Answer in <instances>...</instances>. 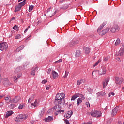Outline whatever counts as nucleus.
<instances>
[{
  "instance_id": "obj_25",
  "label": "nucleus",
  "mask_w": 124,
  "mask_h": 124,
  "mask_svg": "<svg viewBox=\"0 0 124 124\" xmlns=\"http://www.w3.org/2000/svg\"><path fill=\"white\" fill-rule=\"evenodd\" d=\"M75 57L78 58L81 56V51L80 50H77L76 54H75Z\"/></svg>"
},
{
  "instance_id": "obj_18",
  "label": "nucleus",
  "mask_w": 124,
  "mask_h": 124,
  "mask_svg": "<svg viewBox=\"0 0 124 124\" xmlns=\"http://www.w3.org/2000/svg\"><path fill=\"white\" fill-rule=\"evenodd\" d=\"M21 76H22L21 73H18L17 75V77H16V76L13 77L14 79V82H16V83H17L18 78H20V77H21Z\"/></svg>"
},
{
  "instance_id": "obj_11",
  "label": "nucleus",
  "mask_w": 124,
  "mask_h": 124,
  "mask_svg": "<svg viewBox=\"0 0 124 124\" xmlns=\"http://www.w3.org/2000/svg\"><path fill=\"white\" fill-rule=\"evenodd\" d=\"M99 75H103L106 73V67H103L102 69H100L98 71Z\"/></svg>"
},
{
  "instance_id": "obj_58",
  "label": "nucleus",
  "mask_w": 124,
  "mask_h": 124,
  "mask_svg": "<svg viewBox=\"0 0 124 124\" xmlns=\"http://www.w3.org/2000/svg\"><path fill=\"white\" fill-rule=\"evenodd\" d=\"M4 95H0V99H1V98L4 97Z\"/></svg>"
},
{
  "instance_id": "obj_61",
  "label": "nucleus",
  "mask_w": 124,
  "mask_h": 124,
  "mask_svg": "<svg viewBox=\"0 0 124 124\" xmlns=\"http://www.w3.org/2000/svg\"><path fill=\"white\" fill-rule=\"evenodd\" d=\"M28 30H29L28 28H26V29L25 30V31H24V33H26V32H27V31H28Z\"/></svg>"
},
{
  "instance_id": "obj_27",
  "label": "nucleus",
  "mask_w": 124,
  "mask_h": 124,
  "mask_svg": "<svg viewBox=\"0 0 124 124\" xmlns=\"http://www.w3.org/2000/svg\"><path fill=\"white\" fill-rule=\"evenodd\" d=\"M53 120V117L48 116L47 118L45 119V122H51Z\"/></svg>"
},
{
  "instance_id": "obj_47",
  "label": "nucleus",
  "mask_w": 124,
  "mask_h": 124,
  "mask_svg": "<svg viewBox=\"0 0 124 124\" xmlns=\"http://www.w3.org/2000/svg\"><path fill=\"white\" fill-rule=\"evenodd\" d=\"M77 98V97H79L80 96V94L79 93H76L75 95H74Z\"/></svg>"
},
{
  "instance_id": "obj_24",
  "label": "nucleus",
  "mask_w": 124,
  "mask_h": 124,
  "mask_svg": "<svg viewBox=\"0 0 124 124\" xmlns=\"http://www.w3.org/2000/svg\"><path fill=\"white\" fill-rule=\"evenodd\" d=\"M25 48V46L24 45L20 46H19L16 49V52H20V51H21V50H23Z\"/></svg>"
},
{
  "instance_id": "obj_20",
  "label": "nucleus",
  "mask_w": 124,
  "mask_h": 124,
  "mask_svg": "<svg viewBox=\"0 0 124 124\" xmlns=\"http://www.w3.org/2000/svg\"><path fill=\"white\" fill-rule=\"evenodd\" d=\"M78 85L80 86V85H83V84H85V80L84 79H81L78 80L77 81Z\"/></svg>"
},
{
  "instance_id": "obj_9",
  "label": "nucleus",
  "mask_w": 124,
  "mask_h": 124,
  "mask_svg": "<svg viewBox=\"0 0 124 124\" xmlns=\"http://www.w3.org/2000/svg\"><path fill=\"white\" fill-rule=\"evenodd\" d=\"M109 30H110L109 28H107L103 30L101 32L99 33V34L101 36L104 35L105 34H106L108 31H109Z\"/></svg>"
},
{
  "instance_id": "obj_46",
  "label": "nucleus",
  "mask_w": 124,
  "mask_h": 124,
  "mask_svg": "<svg viewBox=\"0 0 124 124\" xmlns=\"http://www.w3.org/2000/svg\"><path fill=\"white\" fill-rule=\"evenodd\" d=\"M80 95L81 96H80V97H81V98H80L82 100H85V96L84 95H82V94H80Z\"/></svg>"
},
{
  "instance_id": "obj_10",
  "label": "nucleus",
  "mask_w": 124,
  "mask_h": 124,
  "mask_svg": "<svg viewBox=\"0 0 124 124\" xmlns=\"http://www.w3.org/2000/svg\"><path fill=\"white\" fill-rule=\"evenodd\" d=\"M118 111H119V107H116L112 110L111 114V117H114V116H116V115H117Z\"/></svg>"
},
{
  "instance_id": "obj_4",
  "label": "nucleus",
  "mask_w": 124,
  "mask_h": 124,
  "mask_svg": "<svg viewBox=\"0 0 124 124\" xmlns=\"http://www.w3.org/2000/svg\"><path fill=\"white\" fill-rule=\"evenodd\" d=\"M92 117H94L95 118H98L101 117V111L94 110V111L92 112L91 114Z\"/></svg>"
},
{
  "instance_id": "obj_21",
  "label": "nucleus",
  "mask_w": 124,
  "mask_h": 124,
  "mask_svg": "<svg viewBox=\"0 0 124 124\" xmlns=\"http://www.w3.org/2000/svg\"><path fill=\"white\" fill-rule=\"evenodd\" d=\"M32 106H34V107H36L39 105V103L37 100H35L34 103H31Z\"/></svg>"
},
{
  "instance_id": "obj_64",
  "label": "nucleus",
  "mask_w": 124,
  "mask_h": 124,
  "mask_svg": "<svg viewBox=\"0 0 124 124\" xmlns=\"http://www.w3.org/2000/svg\"><path fill=\"white\" fill-rule=\"evenodd\" d=\"M46 90H49L50 89V86L46 87Z\"/></svg>"
},
{
  "instance_id": "obj_60",
  "label": "nucleus",
  "mask_w": 124,
  "mask_h": 124,
  "mask_svg": "<svg viewBox=\"0 0 124 124\" xmlns=\"http://www.w3.org/2000/svg\"><path fill=\"white\" fill-rule=\"evenodd\" d=\"M118 124H123V123H122V121H119L118 122Z\"/></svg>"
},
{
  "instance_id": "obj_3",
  "label": "nucleus",
  "mask_w": 124,
  "mask_h": 124,
  "mask_svg": "<svg viewBox=\"0 0 124 124\" xmlns=\"http://www.w3.org/2000/svg\"><path fill=\"white\" fill-rule=\"evenodd\" d=\"M53 111L55 113V116L59 114V112H61V106L56 105L52 108Z\"/></svg>"
},
{
  "instance_id": "obj_62",
  "label": "nucleus",
  "mask_w": 124,
  "mask_h": 124,
  "mask_svg": "<svg viewBox=\"0 0 124 124\" xmlns=\"http://www.w3.org/2000/svg\"><path fill=\"white\" fill-rule=\"evenodd\" d=\"M108 97H111V93H109L108 95Z\"/></svg>"
},
{
  "instance_id": "obj_52",
  "label": "nucleus",
  "mask_w": 124,
  "mask_h": 124,
  "mask_svg": "<svg viewBox=\"0 0 124 124\" xmlns=\"http://www.w3.org/2000/svg\"><path fill=\"white\" fill-rule=\"evenodd\" d=\"M51 71H52V69H51L50 68L48 69L47 71L48 74H49V73H51Z\"/></svg>"
},
{
  "instance_id": "obj_14",
  "label": "nucleus",
  "mask_w": 124,
  "mask_h": 124,
  "mask_svg": "<svg viewBox=\"0 0 124 124\" xmlns=\"http://www.w3.org/2000/svg\"><path fill=\"white\" fill-rule=\"evenodd\" d=\"M21 100V97L20 96H16L14 98V99L11 100V103L14 102V103H17V102H19L20 100Z\"/></svg>"
},
{
  "instance_id": "obj_12",
  "label": "nucleus",
  "mask_w": 124,
  "mask_h": 124,
  "mask_svg": "<svg viewBox=\"0 0 124 124\" xmlns=\"http://www.w3.org/2000/svg\"><path fill=\"white\" fill-rule=\"evenodd\" d=\"M78 43H79V41L78 40H72L69 43V46H70V47H73V46H74L75 44H77Z\"/></svg>"
},
{
  "instance_id": "obj_32",
  "label": "nucleus",
  "mask_w": 124,
  "mask_h": 124,
  "mask_svg": "<svg viewBox=\"0 0 124 124\" xmlns=\"http://www.w3.org/2000/svg\"><path fill=\"white\" fill-rule=\"evenodd\" d=\"M25 4H26V1L24 0L23 2L19 3L18 5L22 7V6H24Z\"/></svg>"
},
{
  "instance_id": "obj_16",
  "label": "nucleus",
  "mask_w": 124,
  "mask_h": 124,
  "mask_svg": "<svg viewBox=\"0 0 124 124\" xmlns=\"http://www.w3.org/2000/svg\"><path fill=\"white\" fill-rule=\"evenodd\" d=\"M124 52V48H121L119 52H116V56H123Z\"/></svg>"
},
{
  "instance_id": "obj_36",
  "label": "nucleus",
  "mask_w": 124,
  "mask_h": 124,
  "mask_svg": "<svg viewBox=\"0 0 124 124\" xmlns=\"http://www.w3.org/2000/svg\"><path fill=\"white\" fill-rule=\"evenodd\" d=\"M32 9H33V5H31L29 7V12H31V11H32Z\"/></svg>"
},
{
  "instance_id": "obj_40",
  "label": "nucleus",
  "mask_w": 124,
  "mask_h": 124,
  "mask_svg": "<svg viewBox=\"0 0 124 124\" xmlns=\"http://www.w3.org/2000/svg\"><path fill=\"white\" fill-rule=\"evenodd\" d=\"M13 30H15V31H18L19 28L17 27V25H15L13 27Z\"/></svg>"
},
{
  "instance_id": "obj_23",
  "label": "nucleus",
  "mask_w": 124,
  "mask_h": 124,
  "mask_svg": "<svg viewBox=\"0 0 124 124\" xmlns=\"http://www.w3.org/2000/svg\"><path fill=\"white\" fill-rule=\"evenodd\" d=\"M106 25V22H104L102 24H101L100 27L98 28L97 31H101L102 29H103V27Z\"/></svg>"
},
{
  "instance_id": "obj_28",
  "label": "nucleus",
  "mask_w": 124,
  "mask_h": 124,
  "mask_svg": "<svg viewBox=\"0 0 124 124\" xmlns=\"http://www.w3.org/2000/svg\"><path fill=\"white\" fill-rule=\"evenodd\" d=\"M13 114V112L12 111H9L7 112L6 115V118H8V117L11 116Z\"/></svg>"
},
{
  "instance_id": "obj_29",
  "label": "nucleus",
  "mask_w": 124,
  "mask_h": 124,
  "mask_svg": "<svg viewBox=\"0 0 124 124\" xmlns=\"http://www.w3.org/2000/svg\"><path fill=\"white\" fill-rule=\"evenodd\" d=\"M20 71H21V68L20 67H17L16 68L15 71H14V73L15 74H17V73H18V72H20Z\"/></svg>"
},
{
  "instance_id": "obj_54",
  "label": "nucleus",
  "mask_w": 124,
  "mask_h": 124,
  "mask_svg": "<svg viewBox=\"0 0 124 124\" xmlns=\"http://www.w3.org/2000/svg\"><path fill=\"white\" fill-rule=\"evenodd\" d=\"M4 104V103L2 102H0V107H1V106H3V105Z\"/></svg>"
},
{
  "instance_id": "obj_30",
  "label": "nucleus",
  "mask_w": 124,
  "mask_h": 124,
  "mask_svg": "<svg viewBox=\"0 0 124 124\" xmlns=\"http://www.w3.org/2000/svg\"><path fill=\"white\" fill-rule=\"evenodd\" d=\"M5 100H6V101H7V102H11V101L12 100H11V98L9 96V97H5Z\"/></svg>"
},
{
  "instance_id": "obj_37",
  "label": "nucleus",
  "mask_w": 124,
  "mask_h": 124,
  "mask_svg": "<svg viewBox=\"0 0 124 124\" xmlns=\"http://www.w3.org/2000/svg\"><path fill=\"white\" fill-rule=\"evenodd\" d=\"M62 9H67L68 8V5L67 4H65L64 6H63L62 7Z\"/></svg>"
},
{
  "instance_id": "obj_2",
  "label": "nucleus",
  "mask_w": 124,
  "mask_h": 124,
  "mask_svg": "<svg viewBox=\"0 0 124 124\" xmlns=\"http://www.w3.org/2000/svg\"><path fill=\"white\" fill-rule=\"evenodd\" d=\"M28 118V115L26 114H20L18 115L15 119L16 122H22L25 121Z\"/></svg>"
},
{
  "instance_id": "obj_15",
  "label": "nucleus",
  "mask_w": 124,
  "mask_h": 124,
  "mask_svg": "<svg viewBox=\"0 0 124 124\" xmlns=\"http://www.w3.org/2000/svg\"><path fill=\"white\" fill-rule=\"evenodd\" d=\"M51 75L54 79H57L59 77V74L55 71H52Z\"/></svg>"
},
{
  "instance_id": "obj_63",
  "label": "nucleus",
  "mask_w": 124,
  "mask_h": 124,
  "mask_svg": "<svg viewBox=\"0 0 124 124\" xmlns=\"http://www.w3.org/2000/svg\"><path fill=\"white\" fill-rule=\"evenodd\" d=\"M60 112H59V113H62V112H64V110H61V109H60Z\"/></svg>"
},
{
  "instance_id": "obj_50",
  "label": "nucleus",
  "mask_w": 124,
  "mask_h": 124,
  "mask_svg": "<svg viewBox=\"0 0 124 124\" xmlns=\"http://www.w3.org/2000/svg\"><path fill=\"white\" fill-rule=\"evenodd\" d=\"M86 105L87 107H90V103L89 102H86Z\"/></svg>"
},
{
  "instance_id": "obj_19",
  "label": "nucleus",
  "mask_w": 124,
  "mask_h": 124,
  "mask_svg": "<svg viewBox=\"0 0 124 124\" xmlns=\"http://www.w3.org/2000/svg\"><path fill=\"white\" fill-rule=\"evenodd\" d=\"M36 69H37V67L33 68L31 70V75L34 76V75H35V70H36Z\"/></svg>"
},
{
  "instance_id": "obj_55",
  "label": "nucleus",
  "mask_w": 124,
  "mask_h": 124,
  "mask_svg": "<svg viewBox=\"0 0 124 124\" xmlns=\"http://www.w3.org/2000/svg\"><path fill=\"white\" fill-rule=\"evenodd\" d=\"M108 57H106L104 58L103 60H104V61H108Z\"/></svg>"
},
{
  "instance_id": "obj_6",
  "label": "nucleus",
  "mask_w": 124,
  "mask_h": 124,
  "mask_svg": "<svg viewBox=\"0 0 124 124\" xmlns=\"http://www.w3.org/2000/svg\"><path fill=\"white\" fill-rule=\"evenodd\" d=\"M51 7L47 9V13L49 15L50 17H53L55 14H56V11H54L53 10V9L51 10Z\"/></svg>"
},
{
  "instance_id": "obj_49",
  "label": "nucleus",
  "mask_w": 124,
  "mask_h": 124,
  "mask_svg": "<svg viewBox=\"0 0 124 124\" xmlns=\"http://www.w3.org/2000/svg\"><path fill=\"white\" fill-rule=\"evenodd\" d=\"M76 97L75 95H74L72 97L71 100H74L75 99H76Z\"/></svg>"
},
{
  "instance_id": "obj_1",
  "label": "nucleus",
  "mask_w": 124,
  "mask_h": 124,
  "mask_svg": "<svg viewBox=\"0 0 124 124\" xmlns=\"http://www.w3.org/2000/svg\"><path fill=\"white\" fill-rule=\"evenodd\" d=\"M65 96L64 93H62L60 94H57L55 98V99L59 104L61 105H64L65 104V100L64 98Z\"/></svg>"
},
{
  "instance_id": "obj_48",
  "label": "nucleus",
  "mask_w": 124,
  "mask_h": 124,
  "mask_svg": "<svg viewBox=\"0 0 124 124\" xmlns=\"http://www.w3.org/2000/svg\"><path fill=\"white\" fill-rule=\"evenodd\" d=\"M105 94H106V93H105V92H101V95H102V96L105 95Z\"/></svg>"
},
{
  "instance_id": "obj_53",
  "label": "nucleus",
  "mask_w": 124,
  "mask_h": 124,
  "mask_svg": "<svg viewBox=\"0 0 124 124\" xmlns=\"http://www.w3.org/2000/svg\"><path fill=\"white\" fill-rule=\"evenodd\" d=\"M96 73V71H93V72H92V76H94V74H95Z\"/></svg>"
},
{
  "instance_id": "obj_33",
  "label": "nucleus",
  "mask_w": 124,
  "mask_h": 124,
  "mask_svg": "<svg viewBox=\"0 0 124 124\" xmlns=\"http://www.w3.org/2000/svg\"><path fill=\"white\" fill-rule=\"evenodd\" d=\"M82 100H81V98H78L77 101L78 105H80V104L82 103Z\"/></svg>"
},
{
  "instance_id": "obj_39",
  "label": "nucleus",
  "mask_w": 124,
  "mask_h": 124,
  "mask_svg": "<svg viewBox=\"0 0 124 124\" xmlns=\"http://www.w3.org/2000/svg\"><path fill=\"white\" fill-rule=\"evenodd\" d=\"M68 73H69V72L68 71H65V75L63 76L64 78H66L68 75Z\"/></svg>"
},
{
  "instance_id": "obj_22",
  "label": "nucleus",
  "mask_w": 124,
  "mask_h": 124,
  "mask_svg": "<svg viewBox=\"0 0 124 124\" xmlns=\"http://www.w3.org/2000/svg\"><path fill=\"white\" fill-rule=\"evenodd\" d=\"M84 50L85 54H89L90 52H91V50L89 47H84Z\"/></svg>"
},
{
  "instance_id": "obj_43",
  "label": "nucleus",
  "mask_w": 124,
  "mask_h": 124,
  "mask_svg": "<svg viewBox=\"0 0 124 124\" xmlns=\"http://www.w3.org/2000/svg\"><path fill=\"white\" fill-rule=\"evenodd\" d=\"M32 97H30L29 99H28V103H31V101H32Z\"/></svg>"
},
{
  "instance_id": "obj_56",
  "label": "nucleus",
  "mask_w": 124,
  "mask_h": 124,
  "mask_svg": "<svg viewBox=\"0 0 124 124\" xmlns=\"http://www.w3.org/2000/svg\"><path fill=\"white\" fill-rule=\"evenodd\" d=\"M110 93L111 95H112V96H114L115 95V93H114V92H112Z\"/></svg>"
},
{
  "instance_id": "obj_41",
  "label": "nucleus",
  "mask_w": 124,
  "mask_h": 124,
  "mask_svg": "<svg viewBox=\"0 0 124 124\" xmlns=\"http://www.w3.org/2000/svg\"><path fill=\"white\" fill-rule=\"evenodd\" d=\"M15 105H14V104H11V105H10L9 107L11 109H13V108H14V107H15Z\"/></svg>"
},
{
  "instance_id": "obj_45",
  "label": "nucleus",
  "mask_w": 124,
  "mask_h": 124,
  "mask_svg": "<svg viewBox=\"0 0 124 124\" xmlns=\"http://www.w3.org/2000/svg\"><path fill=\"white\" fill-rule=\"evenodd\" d=\"M47 82H48V80L47 79L43 80L42 81V84H46V83H47Z\"/></svg>"
},
{
  "instance_id": "obj_59",
  "label": "nucleus",
  "mask_w": 124,
  "mask_h": 124,
  "mask_svg": "<svg viewBox=\"0 0 124 124\" xmlns=\"http://www.w3.org/2000/svg\"><path fill=\"white\" fill-rule=\"evenodd\" d=\"M66 124H69V121L68 120H65Z\"/></svg>"
},
{
  "instance_id": "obj_44",
  "label": "nucleus",
  "mask_w": 124,
  "mask_h": 124,
  "mask_svg": "<svg viewBox=\"0 0 124 124\" xmlns=\"http://www.w3.org/2000/svg\"><path fill=\"white\" fill-rule=\"evenodd\" d=\"M23 107H24V105H23L22 104H20L18 108L19 109H23Z\"/></svg>"
},
{
  "instance_id": "obj_42",
  "label": "nucleus",
  "mask_w": 124,
  "mask_h": 124,
  "mask_svg": "<svg viewBox=\"0 0 124 124\" xmlns=\"http://www.w3.org/2000/svg\"><path fill=\"white\" fill-rule=\"evenodd\" d=\"M62 62V60L60 59L58 61H56L55 63H60V62Z\"/></svg>"
},
{
  "instance_id": "obj_8",
  "label": "nucleus",
  "mask_w": 124,
  "mask_h": 124,
  "mask_svg": "<svg viewBox=\"0 0 124 124\" xmlns=\"http://www.w3.org/2000/svg\"><path fill=\"white\" fill-rule=\"evenodd\" d=\"M123 78L119 77H116L115 78V83L116 85H121L123 83Z\"/></svg>"
},
{
  "instance_id": "obj_13",
  "label": "nucleus",
  "mask_w": 124,
  "mask_h": 124,
  "mask_svg": "<svg viewBox=\"0 0 124 124\" xmlns=\"http://www.w3.org/2000/svg\"><path fill=\"white\" fill-rule=\"evenodd\" d=\"M110 81L109 78H106L105 80V81L103 82V89H105L106 88V86L109 84V81Z\"/></svg>"
},
{
  "instance_id": "obj_34",
  "label": "nucleus",
  "mask_w": 124,
  "mask_h": 124,
  "mask_svg": "<svg viewBox=\"0 0 124 124\" xmlns=\"http://www.w3.org/2000/svg\"><path fill=\"white\" fill-rule=\"evenodd\" d=\"M121 40L120 39H117L115 42V45L117 46V45H119V44L120 43Z\"/></svg>"
},
{
  "instance_id": "obj_38",
  "label": "nucleus",
  "mask_w": 124,
  "mask_h": 124,
  "mask_svg": "<svg viewBox=\"0 0 124 124\" xmlns=\"http://www.w3.org/2000/svg\"><path fill=\"white\" fill-rule=\"evenodd\" d=\"M21 37H22V35H21L20 34H17L16 36V39H20V38H21Z\"/></svg>"
},
{
  "instance_id": "obj_57",
  "label": "nucleus",
  "mask_w": 124,
  "mask_h": 124,
  "mask_svg": "<svg viewBox=\"0 0 124 124\" xmlns=\"http://www.w3.org/2000/svg\"><path fill=\"white\" fill-rule=\"evenodd\" d=\"M1 83V74H0V84Z\"/></svg>"
},
{
  "instance_id": "obj_7",
  "label": "nucleus",
  "mask_w": 124,
  "mask_h": 124,
  "mask_svg": "<svg viewBox=\"0 0 124 124\" xmlns=\"http://www.w3.org/2000/svg\"><path fill=\"white\" fill-rule=\"evenodd\" d=\"M119 30H120L119 26H118L117 25H115L111 29V32H112V33H114L116 31H119Z\"/></svg>"
},
{
  "instance_id": "obj_51",
  "label": "nucleus",
  "mask_w": 124,
  "mask_h": 124,
  "mask_svg": "<svg viewBox=\"0 0 124 124\" xmlns=\"http://www.w3.org/2000/svg\"><path fill=\"white\" fill-rule=\"evenodd\" d=\"M97 95L98 96H100V95H101V92H98V93H97Z\"/></svg>"
},
{
  "instance_id": "obj_31",
  "label": "nucleus",
  "mask_w": 124,
  "mask_h": 124,
  "mask_svg": "<svg viewBox=\"0 0 124 124\" xmlns=\"http://www.w3.org/2000/svg\"><path fill=\"white\" fill-rule=\"evenodd\" d=\"M101 62V60L99 59L97 62L96 63H95L93 65V67H95V66L98 65V64Z\"/></svg>"
},
{
  "instance_id": "obj_35",
  "label": "nucleus",
  "mask_w": 124,
  "mask_h": 124,
  "mask_svg": "<svg viewBox=\"0 0 124 124\" xmlns=\"http://www.w3.org/2000/svg\"><path fill=\"white\" fill-rule=\"evenodd\" d=\"M30 64V62L26 61L23 63V66H28Z\"/></svg>"
},
{
  "instance_id": "obj_5",
  "label": "nucleus",
  "mask_w": 124,
  "mask_h": 124,
  "mask_svg": "<svg viewBox=\"0 0 124 124\" xmlns=\"http://www.w3.org/2000/svg\"><path fill=\"white\" fill-rule=\"evenodd\" d=\"M8 48V45L5 42H3L0 44V51H3L4 50H7Z\"/></svg>"
},
{
  "instance_id": "obj_26",
  "label": "nucleus",
  "mask_w": 124,
  "mask_h": 124,
  "mask_svg": "<svg viewBox=\"0 0 124 124\" xmlns=\"http://www.w3.org/2000/svg\"><path fill=\"white\" fill-rule=\"evenodd\" d=\"M21 6H20L19 4L18 5H17L16 7H15V12H17V11H20V10H21Z\"/></svg>"
},
{
  "instance_id": "obj_17",
  "label": "nucleus",
  "mask_w": 124,
  "mask_h": 124,
  "mask_svg": "<svg viewBox=\"0 0 124 124\" xmlns=\"http://www.w3.org/2000/svg\"><path fill=\"white\" fill-rule=\"evenodd\" d=\"M72 114H73V113L72 112V111H69L65 115L64 117H65V118H66L67 119H69V118H71V116H72Z\"/></svg>"
}]
</instances>
